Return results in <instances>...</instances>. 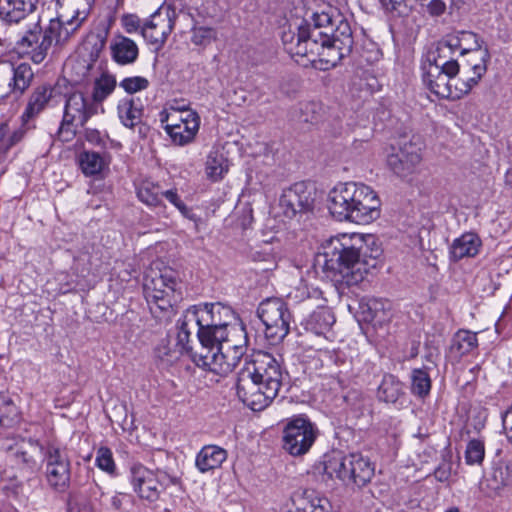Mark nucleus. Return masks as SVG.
<instances>
[{
    "instance_id": "obj_23",
    "label": "nucleus",
    "mask_w": 512,
    "mask_h": 512,
    "mask_svg": "<svg viewBox=\"0 0 512 512\" xmlns=\"http://www.w3.org/2000/svg\"><path fill=\"white\" fill-rule=\"evenodd\" d=\"M38 0H0V20L5 24L19 23L36 10Z\"/></svg>"
},
{
    "instance_id": "obj_42",
    "label": "nucleus",
    "mask_w": 512,
    "mask_h": 512,
    "mask_svg": "<svg viewBox=\"0 0 512 512\" xmlns=\"http://www.w3.org/2000/svg\"><path fill=\"white\" fill-rule=\"evenodd\" d=\"M411 393L418 398H426L431 391L432 381L426 367L415 368L411 371Z\"/></svg>"
},
{
    "instance_id": "obj_43",
    "label": "nucleus",
    "mask_w": 512,
    "mask_h": 512,
    "mask_svg": "<svg viewBox=\"0 0 512 512\" xmlns=\"http://www.w3.org/2000/svg\"><path fill=\"white\" fill-rule=\"evenodd\" d=\"M118 114L122 124L133 128L141 121L143 110L133 98L123 99L118 105Z\"/></svg>"
},
{
    "instance_id": "obj_16",
    "label": "nucleus",
    "mask_w": 512,
    "mask_h": 512,
    "mask_svg": "<svg viewBox=\"0 0 512 512\" xmlns=\"http://www.w3.org/2000/svg\"><path fill=\"white\" fill-rule=\"evenodd\" d=\"M34 72L28 63L14 66L11 62H0V83L7 82L12 93L22 95L31 85Z\"/></svg>"
},
{
    "instance_id": "obj_60",
    "label": "nucleus",
    "mask_w": 512,
    "mask_h": 512,
    "mask_svg": "<svg viewBox=\"0 0 512 512\" xmlns=\"http://www.w3.org/2000/svg\"><path fill=\"white\" fill-rule=\"evenodd\" d=\"M452 465L450 462L443 461L434 470V476L439 482H445L451 476Z\"/></svg>"
},
{
    "instance_id": "obj_24",
    "label": "nucleus",
    "mask_w": 512,
    "mask_h": 512,
    "mask_svg": "<svg viewBox=\"0 0 512 512\" xmlns=\"http://www.w3.org/2000/svg\"><path fill=\"white\" fill-rule=\"evenodd\" d=\"M218 344L219 340L210 338L209 341L204 342L200 336H197L196 346H193V350L187 351V353L198 367L214 373V368L217 364V354L221 352V348L217 347Z\"/></svg>"
},
{
    "instance_id": "obj_47",
    "label": "nucleus",
    "mask_w": 512,
    "mask_h": 512,
    "mask_svg": "<svg viewBox=\"0 0 512 512\" xmlns=\"http://www.w3.org/2000/svg\"><path fill=\"white\" fill-rule=\"evenodd\" d=\"M97 492L100 493V506L101 510L99 512H122L123 511V499L124 495L120 493H116L112 496L106 495L101 491V488L95 484L91 488V493L96 495Z\"/></svg>"
},
{
    "instance_id": "obj_30",
    "label": "nucleus",
    "mask_w": 512,
    "mask_h": 512,
    "mask_svg": "<svg viewBox=\"0 0 512 512\" xmlns=\"http://www.w3.org/2000/svg\"><path fill=\"white\" fill-rule=\"evenodd\" d=\"M176 285L177 282L172 272L154 273V275L145 277L143 285L144 295L145 297H150L153 294H165L167 290L174 293Z\"/></svg>"
},
{
    "instance_id": "obj_62",
    "label": "nucleus",
    "mask_w": 512,
    "mask_h": 512,
    "mask_svg": "<svg viewBox=\"0 0 512 512\" xmlns=\"http://www.w3.org/2000/svg\"><path fill=\"white\" fill-rule=\"evenodd\" d=\"M446 11V4L442 0H431L427 4V12L432 17H438L444 14Z\"/></svg>"
},
{
    "instance_id": "obj_51",
    "label": "nucleus",
    "mask_w": 512,
    "mask_h": 512,
    "mask_svg": "<svg viewBox=\"0 0 512 512\" xmlns=\"http://www.w3.org/2000/svg\"><path fill=\"white\" fill-rule=\"evenodd\" d=\"M448 38H453L456 40L457 45L456 49L457 51L462 52L463 48H469V47H478L483 45V40L479 38V36L471 31H459L455 34H449L447 35Z\"/></svg>"
},
{
    "instance_id": "obj_4",
    "label": "nucleus",
    "mask_w": 512,
    "mask_h": 512,
    "mask_svg": "<svg viewBox=\"0 0 512 512\" xmlns=\"http://www.w3.org/2000/svg\"><path fill=\"white\" fill-rule=\"evenodd\" d=\"M88 10L77 8L74 15L67 21L60 18L50 20L49 25L42 30L39 20L17 41L18 50L29 55L35 64L42 63L48 55L52 44L62 45L86 20Z\"/></svg>"
},
{
    "instance_id": "obj_8",
    "label": "nucleus",
    "mask_w": 512,
    "mask_h": 512,
    "mask_svg": "<svg viewBox=\"0 0 512 512\" xmlns=\"http://www.w3.org/2000/svg\"><path fill=\"white\" fill-rule=\"evenodd\" d=\"M315 200L316 188L314 184L301 181L283 190L279 206L287 218L293 219L312 212Z\"/></svg>"
},
{
    "instance_id": "obj_46",
    "label": "nucleus",
    "mask_w": 512,
    "mask_h": 512,
    "mask_svg": "<svg viewBox=\"0 0 512 512\" xmlns=\"http://www.w3.org/2000/svg\"><path fill=\"white\" fill-rule=\"evenodd\" d=\"M333 359L336 366L335 373L340 383L347 382L358 376V373L355 371V361L353 359L346 358L342 353H335Z\"/></svg>"
},
{
    "instance_id": "obj_20",
    "label": "nucleus",
    "mask_w": 512,
    "mask_h": 512,
    "mask_svg": "<svg viewBox=\"0 0 512 512\" xmlns=\"http://www.w3.org/2000/svg\"><path fill=\"white\" fill-rule=\"evenodd\" d=\"M390 302L378 298H362L359 302V314L363 321L381 326L390 320Z\"/></svg>"
},
{
    "instance_id": "obj_44",
    "label": "nucleus",
    "mask_w": 512,
    "mask_h": 512,
    "mask_svg": "<svg viewBox=\"0 0 512 512\" xmlns=\"http://www.w3.org/2000/svg\"><path fill=\"white\" fill-rule=\"evenodd\" d=\"M489 485L494 490H500L512 486V461L499 462L496 464L488 479Z\"/></svg>"
},
{
    "instance_id": "obj_17",
    "label": "nucleus",
    "mask_w": 512,
    "mask_h": 512,
    "mask_svg": "<svg viewBox=\"0 0 512 512\" xmlns=\"http://www.w3.org/2000/svg\"><path fill=\"white\" fill-rule=\"evenodd\" d=\"M131 483L137 495L150 503L156 502L161 495L153 470L141 464H134L131 469Z\"/></svg>"
},
{
    "instance_id": "obj_37",
    "label": "nucleus",
    "mask_w": 512,
    "mask_h": 512,
    "mask_svg": "<svg viewBox=\"0 0 512 512\" xmlns=\"http://www.w3.org/2000/svg\"><path fill=\"white\" fill-rule=\"evenodd\" d=\"M116 85V77L107 71L102 72L99 77L95 78L91 101L96 104L97 109L114 92Z\"/></svg>"
},
{
    "instance_id": "obj_50",
    "label": "nucleus",
    "mask_w": 512,
    "mask_h": 512,
    "mask_svg": "<svg viewBox=\"0 0 512 512\" xmlns=\"http://www.w3.org/2000/svg\"><path fill=\"white\" fill-rule=\"evenodd\" d=\"M145 298L150 306L151 313L154 314L155 317H160L158 312L164 313L172 309V300L174 298V293H172L170 290H167L165 294H153L152 296Z\"/></svg>"
},
{
    "instance_id": "obj_3",
    "label": "nucleus",
    "mask_w": 512,
    "mask_h": 512,
    "mask_svg": "<svg viewBox=\"0 0 512 512\" xmlns=\"http://www.w3.org/2000/svg\"><path fill=\"white\" fill-rule=\"evenodd\" d=\"M286 376L279 359L271 353L258 351L238 373L237 396L251 410L261 411L277 397Z\"/></svg>"
},
{
    "instance_id": "obj_33",
    "label": "nucleus",
    "mask_w": 512,
    "mask_h": 512,
    "mask_svg": "<svg viewBox=\"0 0 512 512\" xmlns=\"http://www.w3.org/2000/svg\"><path fill=\"white\" fill-rule=\"evenodd\" d=\"M79 167L85 176L100 174L109 164V156L106 152L83 151L78 157Z\"/></svg>"
},
{
    "instance_id": "obj_59",
    "label": "nucleus",
    "mask_w": 512,
    "mask_h": 512,
    "mask_svg": "<svg viewBox=\"0 0 512 512\" xmlns=\"http://www.w3.org/2000/svg\"><path fill=\"white\" fill-rule=\"evenodd\" d=\"M74 123H65V118L63 117L61 125L58 129V138L62 142L71 141L76 135V129H74Z\"/></svg>"
},
{
    "instance_id": "obj_27",
    "label": "nucleus",
    "mask_w": 512,
    "mask_h": 512,
    "mask_svg": "<svg viewBox=\"0 0 512 512\" xmlns=\"http://www.w3.org/2000/svg\"><path fill=\"white\" fill-rule=\"evenodd\" d=\"M227 459V451L217 445H206L197 453L195 465L201 473L217 469Z\"/></svg>"
},
{
    "instance_id": "obj_12",
    "label": "nucleus",
    "mask_w": 512,
    "mask_h": 512,
    "mask_svg": "<svg viewBox=\"0 0 512 512\" xmlns=\"http://www.w3.org/2000/svg\"><path fill=\"white\" fill-rule=\"evenodd\" d=\"M46 481L49 487L58 493L68 490L71 481V462L60 448L49 445L45 451Z\"/></svg>"
},
{
    "instance_id": "obj_9",
    "label": "nucleus",
    "mask_w": 512,
    "mask_h": 512,
    "mask_svg": "<svg viewBox=\"0 0 512 512\" xmlns=\"http://www.w3.org/2000/svg\"><path fill=\"white\" fill-rule=\"evenodd\" d=\"M315 425L306 417L292 419L283 431V449L292 456L306 454L317 438Z\"/></svg>"
},
{
    "instance_id": "obj_34",
    "label": "nucleus",
    "mask_w": 512,
    "mask_h": 512,
    "mask_svg": "<svg viewBox=\"0 0 512 512\" xmlns=\"http://www.w3.org/2000/svg\"><path fill=\"white\" fill-rule=\"evenodd\" d=\"M424 143L422 137L417 134L402 135L399 137L395 145H392L391 150H396L401 153V157H408L416 162L422 161V150Z\"/></svg>"
},
{
    "instance_id": "obj_53",
    "label": "nucleus",
    "mask_w": 512,
    "mask_h": 512,
    "mask_svg": "<svg viewBox=\"0 0 512 512\" xmlns=\"http://www.w3.org/2000/svg\"><path fill=\"white\" fill-rule=\"evenodd\" d=\"M479 79L475 77H468L465 80L456 79L452 80L451 85V95L449 96L450 100H458L462 98L464 95L468 94L471 89L477 85Z\"/></svg>"
},
{
    "instance_id": "obj_36",
    "label": "nucleus",
    "mask_w": 512,
    "mask_h": 512,
    "mask_svg": "<svg viewBox=\"0 0 512 512\" xmlns=\"http://www.w3.org/2000/svg\"><path fill=\"white\" fill-rule=\"evenodd\" d=\"M335 323V316L330 308L320 306L313 311L306 321V328L317 335L325 334Z\"/></svg>"
},
{
    "instance_id": "obj_31",
    "label": "nucleus",
    "mask_w": 512,
    "mask_h": 512,
    "mask_svg": "<svg viewBox=\"0 0 512 512\" xmlns=\"http://www.w3.org/2000/svg\"><path fill=\"white\" fill-rule=\"evenodd\" d=\"M478 347L477 333L460 329L458 330L451 341L450 353L457 359L460 360L463 356H466L476 350Z\"/></svg>"
},
{
    "instance_id": "obj_45",
    "label": "nucleus",
    "mask_w": 512,
    "mask_h": 512,
    "mask_svg": "<svg viewBox=\"0 0 512 512\" xmlns=\"http://www.w3.org/2000/svg\"><path fill=\"white\" fill-rule=\"evenodd\" d=\"M227 171L228 164L223 154L217 151L210 152L206 161V174L208 178L212 181L221 180Z\"/></svg>"
},
{
    "instance_id": "obj_1",
    "label": "nucleus",
    "mask_w": 512,
    "mask_h": 512,
    "mask_svg": "<svg viewBox=\"0 0 512 512\" xmlns=\"http://www.w3.org/2000/svg\"><path fill=\"white\" fill-rule=\"evenodd\" d=\"M296 30L282 31L284 49L292 56L308 57L314 64L319 62L322 70L335 67L352 53L351 23L333 6L314 12L310 19L302 20Z\"/></svg>"
},
{
    "instance_id": "obj_6",
    "label": "nucleus",
    "mask_w": 512,
    "mask_h": 512,
    "mask_svg": "<svg viewBox=\"0 0 512 512\" xmlns=\"http://www.w3.org/2000/svg\"><path fill=\"white\" fill-rule=\"evenodd\" d=\"M192 308L199 321L197 336H200L204 342L209 341L210 338L222 339L224 331L240 320L231 306L220 302L203 303L194 305Z\"/></svg>"
},
{
    "instance_id": "obj_54",
    "label": "nucleus",
    "mask_w": 512,
    "mask_h": 512,
    "mask_svg": "<svg viewBox=\"0 0 512 512\" xmlns=\"http://www.w3.org/2000/svg\"><path fill=\"white\" fill-rule=\"evenodd\" d=\"M95 464L99 469L110 475L115 473L116 465L112 451L108 447L102 446L97 450Z\"/></svg>"
},
{
    "instance_id": "obj_11",
    "label": "nucleus",
    "mask_w": 512,
    "mask_h": 512,
    "mask_svg": "<svg viewBox=\"0 0 512 512\" xmlns=\"http://www.w3.org/2000/svg\"><path fill=\"white\" fill-rule=\"evenodd\" d=\"M182 114L161 113V123H165L164 130L175 145L184 146L191 143L200 126V117L195 111L187 110Z\"/></svg>"
},
{
    "instance_id": "obj_2",
    "label": "nucleus",
    "mask_w": 512,
    "mask_h": 512,
    "mask_svg": "<svg viewBox=\"0 0 512 512\" xmlns=\"http://www.w3.org/2000/svg\"><path fill=\"white\" fill-rule=\"evenodd\" d=\"M368 247L363 236L357 233L341 234L329 239L323 245V252L317 256V264L326 277L337 283L352 285L363 279L369 267H375L379 250L367 255Z\"/></svg>"
},
{
    "instance_id": "obj_38",
    "label": "nucleus",
    "mask_w": 512,
    "mask_h": 512,
    "mask_svg": "<svg viewBox=\"0 0 512 512\" xmlns=\"http://www.w3.org/2000/svg\"><path fill=\"white\" fill-rule=\"evenodd\" d=\"M108 30L92 34L88 37L85 48L89 50L88 58L89 61L86 64H82L85 69L83 76H85L95 65L103 52L107 42Z\"/></svg>"
},
{
    "instance_id": "obj_14",
    "label": "nucleus",
    "mask_w": 512,
    "mask_h": 512,
    "mask_svg": "<svg viewBox=\"0 0 512 512\" xmlns=\"http://www.w3.org/2000/svg\"><path fill=\"white\" fill-rule=\"evenodd\" d=\"M357 198L352 209V222L368 224L380 217L381 200L377 193L365 184L359 183Z\"/></svg>"
},
{
    "instance_id": "obj_22",
    "label": "nucleus",
    "mask_w": 512,
    "mask_h": 512,
    "mask_svg": "<svg viewBox=\"0 0 512 512\" xmlns=\"http://www.w3.org/2000/svg\"><path fill=\"white\" fill-rule=\"evenodd\" d=\"M422 70L426 87L438 97L449 99L452 80L457 74H448L447 69L422 67Z\"/></svg>"
},
{
    "instance_id": "obj_10",
    "label": "nucleus",
    "mask_w": 512,
    "mask_h": 512,
    "mask_svg": "<svg viewBox=\"0 0 512 512\" xmlns=\"http://www.w3.org/2000/svg\"><path fill=\"white\" fill-rule=\"evenodd\" d=\"M7 459L18 469L34 473L44 462L45 452L37 440L20 438L5 445Z\"/></svg>"
},
{
    "instance_id": "obj_63",
    "label": "nucleus",
    "mask_w": 512,
    "mask_h": 512,
    "mask_svg": "<svg viewBox=\"0 0 512 512\" xmlns=\"http://www.w3.org/2000/svg\"><path fill=\"white\" fill-rule=\"evenodd\" d=\"M84 138L93 145L104 146L105 144L100 132L96 129L86 128L84 131Z\"/></svg>"
},
{
    "instance_id": "obj_19",
    "label": "nucleus",
    "mask_w": 512,
    "mask_h": 512,
    "mask_svg": "<svg viewBox=\"0 0 512 512\" xmlns=\"http://www.w3.org/2000/svg\"><path fill=\"white\" fill-rule=\"evenodd\" d=\"M111 59L118 65L125 66L135 63L139 57L136 42L121 33L113 36L109 44Z\"/></svg>"
},
{
    "instance_id": "obj_48",
    "label": "nucleus",
    "mask_w": 512,
    "mask_h": 512,
    "mask_svg": "<svg viewBox=\"0 0 512 512\" xmlns=\"http://www.w3.org/2000/svg\"><path fill=\"white\" fill-rule=\"evenodd\" d=\"M18 418V410L13 400L4 393H0V425L11 426Z\"/></svg>"
},
{
    "instance_id": "obj_18",
    "label": "nucleus",
    "mask_w": 512,
    "mask_h": 512,
    "mask_svg": "<svg viewBox=\"0 0 512 512\" xmlns=\"http://www.w3.org/2000/svg\"><path fill=\"white\" fill-rule=\"evenodd\" d=\"M98 113L96 104L88 100L83 93H71L65 102L64 115L65 123H75L84 127L88 120Z\"/></svg>"
},
{
    "instance_id": "obj_61",
    "label": "nucleus",
    "mask_w": 512,
    "mask_h": 512,
    "mask_svg": "<svg viewBox=\"0 0 512 512\" xmlns=\"http://www.w3.org/2000/svg\"><path fill=\"white\" fill-rule=\"evenodd\" d=\"M29 128L30 127H27V124L26 125L23 124V128H20V129L14 131L13 134L8 138L7 143L3 136L2 142H1L3 144L2 149L8 148V147L13 146V145L17 144L18 142H20L23 139V137L26 133V130H28Z\"/></svg>"
},
{
    "instance_id": "obj_32",
    "label": "nucleus",
    "mask_w": 512,
    "mask_h": 512,
    "mask_svg": "<svg viewBox=\"0 0 512 512\" xmlns=\"http://www.w3.org/2000/svg\"><path fill=\"white\" fill-rule=\"evenodd\" d=\"M461 55H467L466 62L470 66L473 77L481 79L487 71L491 55L487 46L463 48Z\"/></svg>"
},
{
    "instance_id": "obj_7",
    "label": "nucleus",
    "mask_w": 512,
    "mask_h": 512,
    "mask_svg": "<svg viewBox=\"0 0 512 512\" xmlns=\"http://www.w3.org/2000/svg\"><path fill=\"white\" fill-rule=\"evenodd\" d=\"M257 315L265 325V335L274 343L282 341L290 331L292 315L280 298H267L258 308Z\"/></svg>"
},
{
    "instance_id": "obj_35",
    "label": "nucleus",
    "mask_w": 512,
    "mask_h": 512,
    "mask_svg": "<svg viewBox=\"0 0 512 512\" xmlns=\"http://www.w3.org/2000/svg\"><path fill=\"white\" fill-rule=\"evenodd\" d=\"M221 352L217 354V364L214 368V373L219 375H226L230 373L241 361L242 357L246 354L247 350L231 348L229 346H221Z\"/></svg>"
},
{
    "instance_id": "obj_13",
    "label": "nucleus",
    "mask_w": 512,
    "mask_h": 512,
    "mask_svg": "<svg viewBox=\"0 0 512 512\" xmlns=\"http://www.w3.org/2000/svg\"><path fill=\"white\" fill-rule=\"evenodd\" d=\"M359 183H339L329 192V211L338 221L352 222Z\"/></svg>"
},
{
    "instance_id": "obj_49",
    "label": "nucleus",
    "mask_w": 512,
    "mask_h": 512,
    "mask_svg": "<svg viewBox=\"0 0 512 512\" xmlns=\"http://www.w3.org/2000/svg\"><path fill=\"white\" fill-rule=\"evenodd\" d=\"M217 38V32L212 27L193 26L191 29V43L195 46L205 48Z\"/></svg>"
},
{
    "instance_id": "obj_29",
    "label": "nucleus",
    "mask_w": 512,
    "mask_h": 512,
    "mask_svg": "<svg viewBox=\"0 0 512 512\" xmlns=\"http://www.w3.org/2000/svg\"><path fill=\"white\" fill-rule=\"evenodd\" d=\"M405 394L404 384L393 374H384L377 389V398L381 402L395 404Z\"/></svg>"
},
{
    "instance_id": "obj_25",
    "label": "nucleus",
    "mask_w": 512,
    "mask_h": 512,
    "mask_svg": "<svg viewBox=\"0 0 512 512\" xmlns=\"http://www.w3.org/2000/svg\"><path fill=\"white\" fill-rule=\"evenodd\" d=\"M172 26L169 20L158 19L156 14L152 15L150 19L144 20V27L142 29V37L157 50L162 48L170 34Z\"/></svg>"
},
{
    "instance_id": "obj_57",
    "label": "nucleus",
    "mask_w": 512,
    "mask_h": 512,
    "mask_svg": "<svg viewBox=\"0 0 512 512\" xmlns=\"http://www.w3.org/2000/svg\"><path fill=\"white\" fill-rule=\"evenodd\" d=\"M2 490L7 497L22 499L25 497L23 483L16 478L11 479L2 486Z\"/></svg>"
},
{
    "instance_id": "obj_55",
    "label": "nucleus",
    "mask_w": 512,
    "mask_h": 512,
    "mask_svg": "<svg viewBox=\"0 0 512 512\" xmlns=\"http://www.w3.org/2000/svg\"><path fill=\"white\" fill-rule=\"evenodd\" d=\"M120 87H122L127 93L133 94L142 90H145L149 86V81L145 77L142 76H134L124 78L120 82Z\"/></svg>"
},
{
    "instance_id": "obj_39",
    "label": "nucleus",
    "mask_w": 512,
    "mask_h": 512,
    "mask_svg": "<svg viewBox=\"0 0 512 512\" xmlns=\"http://www.w3.org/2000/svg\"><path fill=\"white\" fill-rule=\"evenodd\" d=\"M219 345L247 350L248 336L244 324L239 320L224 331L222 339H219Z\"/></svg>"
},
{
    "instance_id": "obj_40",
    "label": "nucleus",
    "mask_w": 512,
    "mask_h": 512,
    "mask_svg": "<svg viewBox=\"0 0 512 512\" xmlns=\"http://www.w3.org/2000/svg\"><path fill=\"white\" fill-rule=\"evenodd\" d=\"M419 164V162L408 157H401V153L396 150H392V152L387 156V165L389 169L401 178L411 175Z\"/></svg>"
},
{
    "instance_id": "obj_5",
    "label": "nucleus",
    "mask_w": 512,
    "mask_h": 512,
    "mask_svg": "<svg viewBox=\"0 0 512 512\" xmlns=\"http://www.w3.org/2000/svg\"><path fill=\"white\" fill-rule=\"evenodd\" d=\"M325 472L338 478L351 489H361L369 484L375 474V466L361 453L334 455L325 461Z\"/></svg>"
},
{
    "instance_id": "obj_64",
    "label": "nucleus",
    "mask_w": 512,
    "mask_h": 512,
    "mask_svg": "<svg viewBox=\"0 0 512 512\" xmlns=\"http://www.w3.org/2000/svg\"><path fill=\"white\" fill-rule=\"evenodd\" d=\"M328 504L327 500H317V504L312 502L306 503L303 508L305 512H330L326 505Z\"/></svg>"
},
{
    "instance_id": "obj_26",
    "label": "nucleus",
    "mask_w": 512,
    "mask_h": 512,
    "mask_svg": "<svg viewBox=\"0 0 512 512\" xmlns=\"http://www.w3.org/2000/svg\"><path fill=\"white\" fill-rule=\"evenodd\" d=\"M199 321H197L196 314L192 308H188L183 316L177 321V345L181 346L183 350H193V339L191 336L195 332L197 334Z\"/></svg>"
},
{
    "instance_id": "obj_15",
    "label": "nucleus",
    "mask_w": 512,
    "mask_h": 512,
    "mask_svg": "<svg viewBox=\"0 0 512 512\" xmlns=\"http://www.w3.org/2000/svg\"><path fill=\"white\" fill-rule=\"evenodd\" d=\"M458 42L446 35L437 42L436 47L430 50L426 55V60L422 67L447 69L448 74L459 73V63L454 58L457 52L455 48Z\"/></svg>"
},
{
    "instance_id": "obj_41",
    "label": "nucleus",
    "mask_w": 512,
    "mask_h": 512,
    "mask_svg": "<svg viewBox=\"0 0 512 512\" xmlns=\"http://www.w3.org/2000/svg\"><path fill=\"white\" fill-rule=\"evenodd\" d=\"M161 194V186L152 181H143L137 188V197L142 203L147 206L165 209L166 206L162 202Z\"/></svg>"
},
{
    "instance_id": "obj_21",
    "label": "nucleus",
    "mask_w": 512,
    "mask_h": 512,
    "mask_svg": "<svg viewBox=\"0 0 512 512\" xmlns=\"http://www.w3.org/2000/svg\"><path fill=\"white\" fill-rule=\"evenodd\" d=\"M56 89L50 85H40L31 92L26 108L21 116L24 125L37 117L55 98Z\"/></svg>"
},
{
    "instance_id": "obj_56",
    "label": "nucleus",
    "mask_w": 512,
    "mask_h": 512,
    "mask_svg": "<svg viewBox=\"0 0 512 512\" xmlns=\"http://www.w3.org/2000/svg\"><path fill=\"white\" fill-rule=\"evenodd\" d=\"M121 26L124 28L126 33H142L144 27V21L140 19L136 14H123L120 18Z\"/></svg>"
},
{
    "instance_id": "obj_58",
    "label": "nucleus",
    "mask_w": 512,
    "mask_h": 512,
    "mask_svg": "<svg viewBox=\"0 0 512 512\" xmlns=\"http://www.w3.org/2000/svg\"><path fill=\"white\" fill-rule=\"evenodd\" d=\"M153 474L156 477V481L161 492L164 491L167 487L171 485H177L179 483L178 477L170 475L166 471L157 469L156 471H153Z\"/></svg>"
},
{
    "instance_id": "obj_28",
    "label": "nucleus",
    "mask_w": 512,
    "mask_h": 512,
    "mask_svg": "<svg viewBox=\"0 0 512 512\" xmlns=\"http://www.w3.org/2000/svg\"><path fill=\"white\" fill-rule=\"evenodd\" d=\"M481 246L480 238L474 233H464L454 239L450 247V259L454 262L466 257H474Z\"/></svg>"
},
{
    "instance_id": "obj_52",
    "label": "nucleus",
    "mask_w": 512,
    "mask_h": 512,
    "mask_svg": "<svg viewBox=\"0 0 512 512\" xmlns=\"http://www.w3.org/2000/svg\"><path fill=\"white\" fill-rule=\"evenodd\" d=\"M485 456L484 443L478 439L468 442L465 451V461L469 465L481 464Z\"/></svg>"
}]
</instances>
